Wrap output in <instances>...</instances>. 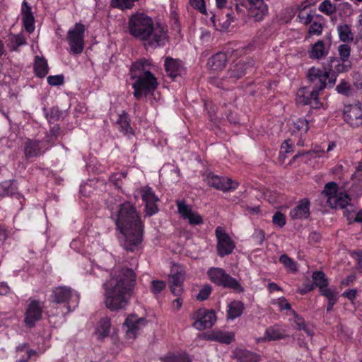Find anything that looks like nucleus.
I'll return each instance as SVG.
<instances>
[{"instance_id": "43", "label": "nucleus", "mask_w": 362, "mask_h": 362, "mask_svg": "<svg viewBox=\"0 0 362 362\" xmlns=\"http://www.w3.org/2000/svg\"><path fill=\"white\" fill-rule=\"evenodd\" d=\"M185 272L182 270L174 272L169 276V285L182 286Z\"/></svg>"}, {"instance_id": "30", "label": "nucleus", "mask_w": 362, "mask_h": 362, "mask_svg": "<svg viewBox=\"0 0 362 362\" xmlns=\"http://www.w3.org/2000/svg\"><path fill=\"white\" fill-rule=\"evenodd\" d=\"M151 62L148 59L142 58L134 62L130 67L131 76L134 75L141 76L146 71H151Z\"/></svg>"}, {"instance_id": "62", "label": "nucleus", "mask_w": 362, "mask_h": 362, "mask_svg": "<svg viewBox=\"0 0 362 362\" xmlns=\"http://www.w3.org/2000/svg\"><path fill=\"white\" fill-rule=\"evenodd\" d=\"M314 285L310 283L303 284V288L298 289V293L300 295H305L308 293V292L313 291L314 289Z\"/></svg>"}, {"instance_id": "11", "label": "nucleus", "mask_w": 362, "mask_h": 362, "mask_svg": "<svg viewBox=\"0 0 362 362\" xmlns=\"http://www.w3.org/2000/svg\"><path fill=\"white\" fill-rule=\"evenodd\" d=\"M204 180L209 186L223 192H233L239 186L237 180H232L228 177H221L211 172L208 173Z\"/></svg>"}, {"instance_id": "4", "label": "nucleus", "mask_w": 362, "mask_h": 362, "mask_svg": "<svg viewBox=\"0 0 362 362\" xmlns=\"http://www.w3.org/2000/svg\"><path fill=\"white\" fill-rule=\"evenodd\" d=\"M136 281V274L132 269L122 268L110 281L104 284L105 303L112 311L124 309L128 303Z\"/></svg>"}, {"instance_id": "7", "label": "nucleus", "mask_w": 362, "mask_h": 362, "mask_svg": "<svg viewBox=\"0 0 362 362\" xmlns=\"http://www.w3.org/2000/svg\"><path fill=\"white\" fill-rule=\"evenodd\" d=\"M130 78L135 81L132 87L134 89V97L137 100L148 95H153L158 86L157 78L151 71H146L141 76L134 75Z\"/></svg>"}, {"instance_id": "3", "label": "nucleus", "mask_w": 362, "mask_h": 362, "mask_svg": "<svg viewBox=\"0 0 362 362\" xmlns=\"http://www.w3.org/2000/svg\"><path fill=\"white\" fill-rule=\"evenodd\" d=\"M238 1L232 7L233 1H216L217 11L213 18L215 26L221 31H228L235 19V11L239 14L247 12L250 18L256 22L262 21L268 13V6L265 1Z\"/></svg>"}, {"instance_id": "10", "label": "nucleus", "mask_w": 362, "mask_h": 362, "mask_svg": "<svg viewBox=\"0 0 362 362\" xmlns=\"http://www.w3.org/2000/svg\"><path fill=\"white\" fill-rule=\"evenodd\" d=\"M85 26L81 23H76L74 28L67 33V41L71 52L75 54L82 53L84 49Z\"/></svg>"}, {"instance_id": "57", "label": "nucleus", "mask_w": 362, "mask_h": 362, "mask_svg": "<svg viewBox=\"0 0 362 362\" xmlns=\"http://www.w3.org/2000/svg\"><path fill=\"white\" fill-rule=\"evenodd\" d=\"M298 18H300V21L301 23H304L305 25H308L311 23L313 16L310 13H306L305 16V11L302 10L299 12Z\"/></svg>"}, {"instance_id": "14", "label": "nucleus", "mask_w": 362, "mask_h": 362, "mask_svg": "<svg viewBox=\"0 0 362 362\" xmlns=\"http://www.w3.org/2000/svg\"><path fill=\"white\" fill-rule=\"evenodd\" d=\"M194 320L193 327L198 330H204L212 327L216 321V315L214 310L200 308L192 315Z\"/></svg>"}, {"instance_id": "36", "label": "nucleus", "mask_w": 362, "mask_h": 362, "mask_svg": "<svg viewBox=\"0 0 362 362\" xmlns=\"http://www.w3.org/2000/svg\"><path fill=\"white\" fill-rule=\"evenodd\" d=\"M312 279L314 287L319 288L320 293L322 290L328 288L329 280L322 271H315L313 272Z\"/></svg>"}, {"instance_id": "12", "label": "nucleus", "mask_w": 362, "mask_h": 362, "mask_svg": "<svg viewBox=\"0 0 362 362\" xmlns=\"http://www.w3.org/2000/svg\"><path fill=\"white\" fill-rule=\"evenodd\" d=\"M215 235L217 240L216 252L220 257L229 255L235 248V243L221 226L215 229Z\"/></svg>"}, {"instance_id": "38", "label": "nucleus", "mask_w": 362, "mask_h": 362, "mask_svg": "<svg viewBox=\"0 0 362 362\" xmlns=\"http://www.w3.org/2000/svg\"><path fill=\"white\" fill-rule=\"evenodd\" d=\"M291 314L293 316V322L296 328L300 331H304L308 336L313 335V331L308 327L304 318L298 315L294 310H291Z\"/></svg>"}, {"instance_id": "47", "label": "nucleus", "mask_w": 362, "mask_h": 362, "mask_svg": "<svg viewBox=\"0 0 362 362\" xmlns=\"http://www.w3.org/2000/svg\"><path fill=\"white\" fill-rule=\"evenodd\" d=\"M320 294L327 299L328 303H337L339 300L337 293L329 288L322 290Z\"/></svg>"}, {"instance_id": "22", "label": "nucleus", "mask_w": 362, "mask_h": 362, "mask_svg": "<svg viewBox=\"0 0 362 362\" xmlns=\"http://www.w3.org/2000/svg\"><path fill=\"white\" fill-rule=\"evenodd\" d=\"M21 12L24 28L28 33H32L35 30V18L28 1H23Z\"/></svg>"}, {"instance_id": "50", "label": "nucleus", "mask_w": 362, "mask_h": 362, "mask_svg": "<svg viewBox=\"0 0 362 362\" xmlns=\"http://www.w3.org/2000/svg\"><path fill=\"white\" fill-rule=\"evenodd\" d=\"M165 282L161 280H153L151 281V291L154 294L160 293L165 288Z\"/></svg>"}, {"instance_id": "6", "label": "nucleus", "mask_w": 362, "mask_h": 362, "mask_svg": "<svg viewBox=\"0 0 362 362\" xmlns=\"http://www.w3.org/2000/svg\"><path fill=\"white\" fill-rule=\"evenodd\" d=\"M49 300L56 312L49 310L47 312L49 322L54 316L64 317L66 315L74 311L78 306L80 300L79 293L66 286H59L52 289Z\"/></svg>"}, {"instance_id": "42", "label": "nucleus", "mask_w": 362, "mask_h": 362, "mask_svg": "<svg viewBox=\"0 0 362 362\" xmlns=\"http://www.w3.org/2000/svg\"><path fill=\"white\" fill-rule=\"evenodd\" d=\"M339 193L338 185L334 182H329L325 184L322 194L327 197V202L329 203V198L335 197Z\"/></svg>"}, {"instance_id": "39", "label": "nucleus", "mask_w": 362, "mask_h": 362, "mask_svg": "<svg viewBox=\"0 0 362 362\" xmlns=\"http://www.w3.org/2000/svg\"><path fill=\"white\" fill-rule=\"evenodd\" d=\"M59 129L60 128L59 124H54L53 126L50 127L49 132L46 134L42 142L49 144V148L51 146H53L58 139Z\"/></svg>"}, {"instance_id": "19", "label": "nucleus", "mask_w": 362, "mask_h": 362, "mask_svg": "<svg viewBox=\"0 0 362 362\" xmlns=\"http://www.w3.org/2000/svg\"><path fill=\"white\" fill-rule=\"evenodd\" d=\"M164 68L167 75L173 80L181 76L185 72L183 62L171 57H166L164 61Z\"/></svg>"}, {"instance_id": "32", "label": "nucleus", "mask_w": 362, "mask_h": 362, "mask_svg": "<svg viewBox=\"0 0 362 362\" xmlns=\"http://www.w3.org/2000/svg\"><path fill=\"white\" fill-rule=\"evenodd\" d=\"M245 310L244 303L240 300H233L228 305L227 318L235 320L243 313Z\"/></svg>"}, {"instance_id": "51", "label": "nucleus", "mask_w": 362, "mask_h": 362, "mask_svg": "<svg viewBox=\"0 0 362 362\" xmlns=\"http://www.w3.org/2000/svg\"><path fill=\"white\" fill-rule=\"evenodd\" d=\"M265 239V233L263 230H256L252 235V240L255 245H262Z\"/></svg>"}, {"instance_id": "46", "label": "nucleus", "mask_w": 362, "mask_h": 362, "mask_svg": "<svg viewBox=\"0 0 362 362\" xmlns=\"http://www.w3.org/2000/svg\"><path fill=\"white\" fill-rule=\"evenodd\" d=\"M336 90L338 93L343 95L344 96H349L351 93V87L350 83L342 79L340 81L339 83L336 86Z\"/></svg>"}, {"instance_id": "60", "label": "nucleus", "mask_w": 362, "mask_h": 362, "mask_svg": "<svg viewBox=\"0 0 362 362\" xmlns=\"http://www.w3.org/2000/svg\"><path fill=\"white\" fill-rule=\"evenodd\" d=\"M206 1H189L190 5L203 14L206 13Z\"/></svg>"}, {"instance_id": "5", "label": "nucleus", "mask_w": 362, "mask_h": 362, "mask_svg": "<svg viewBox=\"0 0 362 362\" xmlns=\"http://www.w3.org/2000/svg\"><path fill=\"white\" fill-rule=\"evenodd\" d=\"M307 78L309 84L305 89L310 90L307 93L308 95H303L302 98L300 93H305V91L300 90L298 101L303 105H308L313 109H320L322 107V103L319 99L320 92L325 88H333L337 81V75L327 72L326 69H320L313 66L308 69Z\"/></svg>"}, {"instance_id": "23", "label": "nucleus", "mask_w": 362, "mask_h": 362, "mask_svg": "<svg viewBox=\"0 0 362 362\" xmlns=\"http://www.w3.org/2000/svg\"><path fill=\"white\" fill-rule=\"evenodd\" d=\"M115 124L117 126L118 130L124 135H134V131L131 126V118L129 115L123 111L118 115Z\"/></svg>"}, {"instance_id": "59", "label": "nucleus", "mask_w": 362, "mask_h": 362, "mask_svg": "<svg viewBox=\"0 0 362 362\" xmlns=\"http://www.w3.org/2000/svg\"><path fill=\"white\" fill-rule=\"evenodd\" d=\"M45 117H46L47 122L49 124L53 123L54 122L59 119V112L57 110L52 108V109H51V111L49 113H48V112L46 113Z\"/></svg>"}, {"instance_id": "18", "label": "nucleus", "mask_w": 362, "mask_h": 362, "mask_svg": "<svg viewBox=\"0 0 362 362\" xmlns=\"http://www.w3.org/2000/svg\"><path fill=\"white\" fill-rule=\"evenodd\" d=\"M146 320L144 317H138L136 315H129L123 326L127 327L126 336L129 339H134L139 330L145 325Z\"/></svg>"}, {"instance_id": "63", "label": "nucleus", "mask_w": 362, "mask_h": 362, "mask_svg": "<svg viewBox=\"0 0 362 362\" xmlns=\"http://www.w3.org/2000/svg\"><path fill=\"white\" fill-rule=\"evenodd\" d=\"M171 293L179 297L181 296L183 289L182 286H175V285H169Z\"/></svg>"}, {"instance_id": "8", "label": "nucleus", "mask_w": 362, "mask_h": 362, "mask_svg": "<svg viewBox=\"0 0 362 362\" xmlns=\"http://www.w3.org/2000/svg\"><path fill=\"white\" fill-rule=\"evenodd\" d=\"M206 274L211 282L218 286L231 289L238 293L244 291V288L241 286L240 282L228 274L223 268L210 267Z\"/></svg>"}, {"instance_id": "41", "label": "nucleus", "mask_w": 362, "mask_h": 362, "mask_svg": "<svg viewBox=\"0 0 362 362\" xmlns=\"http://www.w3.org/2000/svg\"><path fill=\"white\" fill-rule=\"evenodd\" d=\"M13 183V180H5L0 183V197L12 196L15 194L16 188Z\"/></svg>"}, {"instance_id": "20", "label": "nucleus", "mask_w": 362, "mask_h": 362, "mask_svg": "<svg viewBox=\"0 0 362 362\" xmlns=\"http://www.w3.org/2000/svg\"><path fill=\"white\" fill-rule=\"evenodd\" d=\"M310 202L308 198L300 199L297 205L291 209L290 217L293 220L308 219L310 215Z\"/></svg>"}, {"instance_id": "58", "label": "nucleus", "mask_w": 362, "mask_h": 362, "mask_svg": "<svg viewBox=\"0 0 362 362\" xmlns=\"http://www.w3.org/2000/svg\"><path fill=\"white\" fill-rule=\"evenodd\" d=\"M308 31L311 35H320L322 32V26L320 23L314 22L310 25Z\"/></svg>"}, {"instance_id": "31", "label": "nucleus", "mask_w": 362, "mask_h": 362, "mask_svg": "<svg viewBox=\"0 0 362 362\" xmlns=\"http://www.w3.org/2000/svg\"><path fill=\"white\" fill-rule=\"evenodd\" d=\"M33 69L37 77L40 78L45 77L49 69L47 59L43 57L35 56Z\"/></svg>"}, {"instance_id": "56", "label": "nucleus", "mask_w": 362, "mask_h": 362, "mask_svg": "<svg viewBox=\"0 0 362 362\" xmlns=\"http://www.w3.org/2000/svg\"><path fill=\"white\" fill-rule=\"evenodd\" d=\"M276 301H277L276 304L278 305L280 311H283L284 310H290V312L291 313V310H293L291 308V305L288 302L287 299L285 297L279 298L276 300Z\"/></svg>"}, {"instance_id": "45", "label": "nucleus", "mask_w": 362, "mask_h": 362, "mask_svg": "<svg viewBox=\"0 0 362 362\" xmlns=\"http://www.w3.org/2000/svg\"><path fill=\"white\" fill-rule=\"evenodd\" d=\"M279 262L291 272H295L297 271L296 262L286 254H283L280 256Z\"/></svg>"}, {"instance_id": "25", "label": "nucleus", "mask_w": 362, "mask_h": 362, "mask_svg": "<svg viewBox=\"0 0 362 362\" xmlns=\"http://www.w3.org/2000/svg\"><path fill=\"white\" fill-rule=\"evenodd\" d=\"M329 47L330 43L326 45L324 40H319L312 45L311 49L309 52V57L315 59H322L328 54Z\"/></svg>"}, {"instance_id": "37", "label": "nucleus", "mask_w": 362, "mask_h": 362, "mask_svg": "<svg viewBox=\"0 0 362 362\" xmlns=\"http://www.w3.org/2000/svg\"><path fill=\"white\" fill-rule=\"evenodd\" d=\"M110 320L108 317L102 318L96 328L95 334L98 336V339H102L107 337L110 334Z\"/></svg>"}, {"instance_id": "16", "label": "nucleus", "mask_w": 362, "mask_h": 362, "mask_svg": "<svg viewBox=\"0 0 362 362\" xmlns=\"http://www.w3.org/2000/svg\"><path fill=\"white\" fill-rule=\"evenodd\" d=\"M140 194L141 199L145 204L146 215L151 216L158 212V208L156 202L158 201V197L155 194L152 187L148 185L141 188Z\"/></svg>"}, {"instance_id": "35", "label": "nucleus", "mask_w": 362, "mask_h": 362, "mask_svg": "<svg viewBox=\"0 0 362 362\" xmlns=\"http://www.w3.org/2000/svg\"><path fill=\"white\" fill-rule=\"evenodd\" d=\"M238 362H258L259 356L246 349H237L235 352Z\"/></svg>"}, {"instance_id": "40", "label": "nucleus", "mask_w": 362, "mask_h": 362, "mask_svg": "<svg viewBox=\"0 0 362 362\" xmlns=\"http://www.w3.org/2000/svg\"><path fill=\"white\" fill-rule=\"evenodd\" d=\"M309 122L305 118L300 117L293 122V132L300 135H305L309 130Z\"/></svg>"}, {"instance_id": "28", "label": "nucleus", "mask_w": 362, "mask_h": 362, "mask_svg": "<svg viewBox=\"0 0 362 362\" xmlns=\"http://www.w3.org/2000/svg\"><path fill=\"white\" fill-rule=\"evenodd\" d=\"M264 335L269 341L283 339L288 336L286 329L279 325H274L267 327Z\"/></svg>"}, {"instance_id": "24", "label": "nucleus", "mask_w": 362, "mask_h": 362, "mask_svg": "<svg viewBox=\"0 0 362 362\" xmlns=\"http://www.w3.org/2000/svg\"><path fill=\"white\" fill-rule=\"evenodd\" d=\"M208 340L217 341L221 344H230L235 339V334L233 332L223 330H213L206 337Z\"/></svg>"}, {"instance_id": "64", "label": "nucleus", "mask_w": 362, "mask_h": 362, "mask_svg": "<svg viewBox=\"0 0 362 362\" xmlns=\"http://www.w3.org/2000/svg\"><path fill=\"white\" fill-rule=\"evenodd\" d=\"M352 176L356 179L362 180V162L358 163Z\"/></svg>"}, {"instance_id": "26", "label": "nucleus", "mask_w": 362, "mask_h": 362, "mask_svg": "<svg viewBox=\"0 0 362 362\" xmlns=\"http://www.w3.org/2000/svg\"><path fill=\"white\" fill-rule=\"evenodd\" d=\"M337 57H330L329 61V69L327 72L333 73L337 76L339 74L348 72L351 68V62L350 61H338Z\"/></svg>"}, {"instance_id": "17", "label": "nucleus", "mask_w": 362, "mask_h": 362, "mask_svg": "<svg viewBox=\"0 0 362 362\" xmlns=\"http://www.w3.org/2000/svg\"><path fill=\"white\" fill-rule=\"evenodd\" d=\"M43 143L34 139H26L23 143V151L25 158L27 160L37 158L49 149V147L45 148Z\"/></svg>"}, {"instance_id": "13", "label": "nucleus", "mask_w": 362, "mask_h": 362, "mask_svg": "<svg viewBox=\"0 0 362 362\" xmlns=\"http://www.w3.org/2000/svg\"><path fill=\"white\" fill-rule=\"evenodd\" d=\"M254 66L255 60L251 57L240 59L237 62H233L227 71V77L235 82L251 72Z\"/></svg>"}, {"instance_id": "27", "label": "nucleus", "mask_w": 362, "mask_h": 362, "mask_svg": "<svg viewBox=\"0 0 362 362\" xmlns=\"http://www.w3.org/2000/svg\"><path fill=\"white\" fill-rule=\"evenodd\" d=\"M226 54L223 52H218L209 59L207 65L212 70L221 71L226 67Z\"/></svg>"}, {"instance_id": "49", "label": "nucleus", "mask_w": 362, "mask_h": 362, "mask_svg": "<svg viewBox=\"0 0 362 362\" xmlns=\"http://www.w3.org/2000/svg\"><path fill=\"white\" fill-rule=\"evenodd\" d=\"M211 286L209 285H204L199 291L197 296V299L199 301H203L209 298L211 293Z\"/></svg>"}, {"instance_id": "2", "label": "nucleus", "mask_w": 362, "mask_h": 362, "mask_svg": "<svg viewBox=\"0 0 362 362\" xmlns=\"http://www.w3.org/2000/svg\"><path fill=\"white\" fill-rule=\"evenodd\" d=\"M128 30L131 36L147 42L152 48L163 47L168 40L166 27L144 12H136L129 17Z\"/></svg>"}, {"instance_id": "44", "label": "nucleus", "mask_w": 362, "mask_h": 362, "mask_svg": "<svg viewBox=\"0 0 362 362\" xmlns=\"http://www.w3.org/2000/svg\"><path fill=\"white\" fill-rule=\"evenodd\" d=\"M351 47L349 45V43H344V44L340 45L338 47V52H339V57H338V59H339L338 61H340V62L341 61H344V62L349 61V59L351 55Z\"/></svg>"}, {"instance_id": "34", "label": "nucleus", "mask_w": 362, "mask_h": 362, "mask_svg": "<svg viewBox=\"0 0 362 362\" xmlns=\"http://www.w3.org/2000/svg\"><path fill=\"white\" fill-rule=\"evenodd\" d=\"M161 362H192L186 352H168L160 358Z\"/></svg>"}, {"instance_id": "9", "label": "nucleus", "mask_w": 362, "mask_h": 362, "mask_svg": "<svg viewBox=\"0 0 362 362\" xmlns=\"http://www.w3.org/2000/svg\"><path fill=\"white\" fill-rule=\"evenodd\" d=\"M44 302L29 298L25 307L23 323L28 329L34 328L42 318Z\"/></svg>"}, {"instance_id": "33", "label": "nucleus", "mask_w": 362, "mask_h": 362, "mask_svg": "<svg viewBox=\"0 0 362 362\" xmlns=\"http://www.w3.org/2000/svg\"><path fill=\"white\" fill-rule=\"evenodd\" d=\"M339 38L344 43H351L354 41V34L352 33L350 25L339 24L337 27Z\"/></svg>"}, {"instance_id": "15", "label": "nucleus", "mask_w": 362, "mask_h": 362, "mask_svg": "<svg viewBox=\"0 0 362 362\" xmlns=\"http://www.w3.org/2000/svg\"><path fill=\"white\" fill-rule=\"evenodd\" d=\"M176 206L178 214L182 219L188 221L189 225L196 226L203 224V217L197 211H193L192 206L187 204L185 200H177Z\"/></svg>"}, {"instance_id": "55", "label": "nucleus", "mask_w": 362, "mask_h": 362, "mask_svg": "<svg viewBox=\"0 0 362 362\" xmlns=\"http://www.w3.org/2000/svg\"><path fill=\"white\" fill-rule=\"evenodd\" d=\"M255 43L253 42H249L247 45L245 46H242L236 49L235 52L236 55H243V54H247L249 52H252L255 50Z\"/></svg>"}, {"instance_id": "21", "label": "nucleus", "mask_w": 362, "mask_h": 362, "mask_svg": "<svg viewBox=\"0 0 362 362\" xmlns=\"http://www.w3.org/2000/svg\"><path fill=\"white\" fill-rule=\"evenodd\" d=\"M345 120L351 125H358L362 123V108L358 105H349L346 107L344 113Z\"/></svg>"}, {"instance_id": "54", "label": "nucleus", "mask_w": 362, "mask_h": 362, "mask_svg": "<svg viewBox=\"0 0 362 362\" xmlns=\"http://www.w3.org/2000/svg\"><path fill=\"white\" fill-rule=\"evenodd\" d=\"M319 9L323 13L330 15L335 11V6L332 4L331 1H322Z\"/></svg>"}, {"instance_id": "53", "label": "nucleus", "mask_w": 362, "mask_h": 362, "mask_svg": "<svg viewBox=\"0 0 362 362\" xmlns=\"http://www.w3.org/2000/svg\"><path fill=\"white\" fill-rule=\"evenodd\" d=\"M112 8H117L122 11L131 9L134 6V1H110Z\"/></svg>"}, {"instance_id": "52", "label": "nucleus", "mask_w": 362, "mask_h": 362, "mask_svg": "<svg viewBox=\"0 0 362 362\" xmlns=\"http://www.w3.org/2000/svg\"><path fill=\"white\" fill-rule=\"evenodd\" d=\"M47 81L48 84L52 86H61L64 83V76L62 74L49 76Z\"/></svg>"}, {"instance_id": "1", "label": "nucleus", "mask_w": 362, "mask_h": 362, "mask_svg": "<svg viewBox=\"0 0 362 362\" xmlns=\"http://www.w3.org/2000/svg\"><path fill=\"white\" fill-rule=\"evenodd\" d=\"M112 218L117 228L124 236V250L139 254L141 249L144 224L136 206L130 202H124L119 205L116 214H112Z\"/></svg>"}, {"instance_id": "29", "label": "nucleus", "mask_w": 362, "mask_h": 362, "mask_svg": "<svg viewBox=\"0 0 362 362\" xmlns=\"http://www.w3.org/2000/svg\"><path fill=\"white\" fill-rule=\"evenodd\" d=\"M351 197L346 192H340L335 197L329 198V206L333 209H344L350 204Z\"/></svg>"}, {"instance_id": "48", "label": "nucleus", "mask_w": 362, "mask_h": 362, "mask_svg": "<svg viewBox=\"0 0 362 362\" xmlns=\"http://www.w3.org/2000/svg\"><path fill=\"white\" fill-rule=\"evenodd\" d=\"M272 222L275 226L283 228L286 223V216L281 211H276L273 215Z\"/></svg>"}, {"instance_id": "61", "label": "nucleus", "mask_w": 362, "mask_h": 362, "mask_svg": "<svg viewBox=\"0 0 362 362\" xmlns=\"http://www.w3.org/2000/svg\"><path fill=\"white\" fill-rule=\"evenodd\" d=\"M356 295L357 290L355 288L346 290L342 293V296L346 298L351 302H353L356 299Z\"/></svg>"}]
</instances>
